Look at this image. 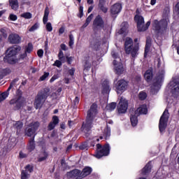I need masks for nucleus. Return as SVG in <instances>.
<instances>
[{
	"instance_id": "b1692460",
	"label": "nucleus",
	"mask_w": 179,
	"mask_h": 179,
	"mask_svg": "<svg viewBox=\"0 0 179 179\" xmlns=\"http://www.w3.org/2000/svg\"><path fill=\"white\" fill-rule=\"evenodd\" d=\"M106 0H99L98 7L101 12L103 13H107L108 12V8L106 6Z\"/></svg>"
},
{
	"instance_id": "7ed1b4c3",
	"label": "nucleus",
	"mask_w": 179,
	"mask_h": 179,
	"mask_svg": "<svg viewBox=\"0 0 179 179\" xmlns=\"http://www.w3.org/2000/svg\"><path fill=\"white\" fill-rule=\"evenodd\" d=\"M50 96V88H44L43 90H41L38 92L34 101V108L38 110L44 106V103Z\"/></svg>"
},
{
	"instance_id": "9d476101",
	"label": "nucleus",
	"mask_w": 179,
	"mask_h": 179,
	"mask_svg": "<svg viewBox=\"0 0 179 179\" xmlns=\"http://www.w3.org/2000/svg\"><path fill=\"white\" fill-rule=\"evenodd\" d=\"M169 118H170V113H169V109H165L162 113L159 122V129L161 134H163L167 128V123L169 122Z\"/></svg>"
},
{
	"instance_id": "c9c22d12",
	"label": "nucleus",
	"mask_w": 179,
	"mask_h": 179,
	"mask_svg": "<svg viewBox=\"0 0 179 179\" xmlns=\"http://www.w3.org/2000/svg\"><path fill=\"white\" fill-rule=\"evenodd\" d=\"M147 98H148V94H146V92L143 91H141L139 92L138 94L139 100H141V101H143L144 100H146Z\"/></svg>"
},
{
	"instance_id": "49530a36",
	"label": "nucleus",
	"mask_w": 179,
	"mask_h": 179,
	"mask_svg": "<svg viewBox=\"0 0 179 179\" xmlns=\"http://www.w3.org/2000/svg\"><path fill=\"white\" fill-rule=\"evenodd\" d=\"M8 19L12 22H16V20H17V15L15 14H10Z\"/></svg>"
},
{
	"instance_id": "79ce46f5",
	"label": "nucleus",
	"mask_w": 179,
	"mask_h": 179,
	"mask_svg": "<svg viewBox=\"0 0 179 179\" xmlns=\"http://www.w3.org/2000/svg\"><path fill=\"white\" fill-rule=\"evenodd\" d=\"M43 157H41L38 158V162H44V160H47V159L48 158V152L44 151L43 152Z\"/></svg>"
},
{
	"instance_id": "de8ad7c7",
	"label": "nucleus",
	"mask_w": 179,
	"mask_h": 179,
	"mask_svg": "<svg viewBox=\"0 0 179 179\" xmlns=\"http://www.w3.org/2000/svg\"><path fill=\"white\" fill-rule=\"evenodd\" d=\"M53 66H57V68H61L62 66V62L61 60H56L53 64Z\"/></svg>"
},
{
	"instance_id": "7c9ffc66",
	"label": "nucleus",
	"mask_w": 179,
	"mask_h": 179,
	"mask_svg": "<svg viewBox=\"0 0 179 179\" xmlns=\"http://www.w3.org/2000/svg\"><path fill=\"white\" fill-rule=\"evenodd\" d=\"M138 115L136 113L134 115H131L130 122L132 127H136L138 125Z\"/></svg>"
},
{
	"instance_id": "2eb2a0df",
	"label": "nucleus",
	"mask_w": 179,
	"mask_h": 179,
	"mask_svg": "<svg viewBox=\"0 0 179 179\" xmlns=\"http://www.w3.org/2000/svg\"><path fill=\"white\" fill-rule=\"evenodd\" d=\"M66 176L68 178H74V179H83L82 171L78 169H73L69 172H67Z\"/></svg>"
},
{
	"instance_id": "393cba45",
	"label": "nucleus",
	"mask_w": 179,
	"mask_h": 179,
	"mask_svg": "<svg viewBox=\"0 0 179 179\" xmlns=\"http://www.w3.org/2000/svg\"><path fill=\"white\" fill-rule=\"evenodd\" d=\"M93 171V169L90 166H85L81 171V176L83 178L87 177V176H90Z\"/></svg>"
},
{
	"instance_id": "5fc2aeb1",
	"label": "nucleus",
	"mask_w": 179,
	"mask_h": 179,
	"mask_svg": "<svg viewBox=\"0 0 179 179\" xmlns=\"http://www.w3.org/2000/svg\"><path fill=\"white\" fill-rule=\"evenodd\" d=\"M79 13L78 17H83V6H80Z\"/></svg>"
},
{
	"instance_id": "58836bf2",
	"label": "nucleus",
	"mask_w": 179,
	"mask_h": 179,
	"mask_svg": "<svg viewBox=\"0 0 179 179\" xmlns=\"http://www.w3.org/2000/svg\"><path fill=\"white\" fill-rule=\"evenodd\" d=\"M31 51H33V43H29L25 48L24 52H26L27 54H31Z\"/></svg>"
},
{
	"instance_id": "f257e3e1",
	"label": "nucleus",
	"mask_w": 179,
	"mask_h": 179,
	"mask_svg": "<svg viewBox=\"0 0 179 179\" xmlns=\"http://www.w3.org/2000/svg\"><path fill=\"white\" fill-rule=\"evenodd\" d=\"M22 50V48L19 45H15L9 49V52L3 57V62L5 64H9V65H16L21 59L23 60L27 57V53L24 52L20 54L17 57V53Z\"/></svg>"
},
{
	"instance_id": "774afa93",
	"label": "nucleus",
	"mask_w": 179,
	"mask_h": 179,
	"mask_svg": "<svg viewBox=\"0 0 179 179\" xmlns=\"http://www.w3.org/2000/svg\"><path fill=\"white\" fill-rule=\"evenodd\" d=\"M175 10L179 15V2H178L175 6Z\"/></svg>"
},
{
	"instance_id": "2f4dec72",
	"label": "nucleus",
	"mask_w": 179,
	"mask_h": 179,
	"mask_svg": "<svg viewBox=\"0 0 179 179\" xmlns=\"http://www.w3.org/2000/svg\"><path fill=\"white\" fill-rule=\"evenodd\" d=\"M13 128L17 130V134H19V132H20V131H22V129L23 128V122L20 121L16 122L13 124Z\"/></svg>"
},
{
	"instance_id": "39448f33",
	"label": "nucleus",
	"mask_w": 179,
	"mask_h": 179,
	"mask_svg": "<svg viewBox=\"0 0 179 179\" xmlns=\"http://www.w3.org/2000/svg\"><path fill=\"white\" fill-rule=\"evenodd\" d=\"M93 121H94V119L86 117L85 121L82 123L80 131L84 134L85 138H89V136H90V134H92Z\"/></svg>"
},
{
	"instance_id": "6e6552de",
	"label": "nucleus",
	"mask_w": 179,
	"mask_h": 179,
	"mask_svg": "<svg viewBox=\"0 0 179 179\" xmlns=\"http://www.w3.org/2000/svg\"><path fill=\"white\" fill-rule=\"evenodd\" d=\"M40 127V123L38 122H31L28 124L24 129V135L25 136H28L29 138H36V132H37V129Z\"/></svg>"
},
{
	"instance_id": "72a5a7b5",
	"label": "nucleus",
	"mask_w": 179,
	"mask_h": 179,
	"mask_svg": "<svg viewBox=\"0 0 179 179\" xmlns=\"http://www.w3.org/2000/svg\"><path fill=\"white\" fill-rule=\"evenodd\" d=\"M50 15V8L46 7L44 11V15L43 18V24H47V22H48V15Z\"/></svg>"
},
{
	"instance_id": "864d4df0",
	"label": "nucleus",
	"mask_w": 179,
	"mask_h": 179,
	"mask_svg": "<svg viewBox=\"0 0 179 179\" xmlns=\"http://www.w3.org/2000/svg\"><path fill=\"white\" fill-rule=\"evenodd\" d=\"M46 30L47 31H51L52 30V25L51 24V22H48L46 24Z\"/></svg>"
},
{
	"instance_id": "9b49d317",
	"label": "nucleus",
	"mask_w": 179,
	"mask_h": 179,
	"mask_svg": "<svg viewBox=\"0 0 179 179\" xmlns=\"http://www.w3.org/2000/svg\"><path fill=\"white\" fill-rule=\"evenodd\" d=\"M104 20H103V17L101 15H98L96 16L92 22V30L94 33L97 34L101 30L104 29Z\"/></svg>"
},
{
	"instance_id": "6e6d98bb",
	"label": "nucleus",
	"mask_w": 179,
	"mask_h": 179,
	"mask_svg": "<svg viewBox=\"0 0 179 179\" xmlns=\"http://www.w3.org/2000/svg\"><path fill=\"white\" fill-rule=\"evenodd\" d=\"M79 101H80V98L79 96H76L73 100V106H78V104H79Z\"/></svg>"
},
{
	"instance_id": "f3484780",
	"label": "nucleus",
	"mask_w": 179,
	"mask_h": 179,
	"mask_svg": "<svg viewBox=\"0 0 179 179\" xmlns=\"http://www.w3.org/2000/svg\"><path fill=\"white\" fill-rule=\"evenodd\" d=\"M121 10H122V4H121V3H116L110 7V14L112 16L119 15L121 13Z\"/></svg>"
},
{
	"instance_id": "dca6fc26",
	"label": "nucleus",
	"mask_w": 179,
	"mask_h": 179,
	"mask_svg": "<svg viewBox=\"0 0 179 179\" xmlns=\"http://www.w3.org/2000/svg\"><path fill=\"white\" fill-rule=\"evenodd\" d=\"M97 114V103H93L87 113V117L94 120Z\"/></svg>"
},
{
	"instance_id": "c03bdc74",
	"label": "nucleus",
	"mask_w": 179,
	"mask_h": 179,
	"mask_svg": "<svg viewBox=\"0 0 179 179\" xmlns=\"http://www.w3.org/2000/svg\"><path fill=\"white\" fill-rule=\"evenodd\" d=\"M50 76V73L49 72H44L43 75L40 77L39 80L41 82H43L47 79Z\"/></svg>"
},
{
	"instance_id": "bb28decb",
	"label": "nucleus",
	"mask_w": 179,
	"mask_h": 179,
	"mask_svg": "<svg viewBox=\"0 0 179 179\" xmlns=\"http://www.w3.org/2000/svg\"><path fill=\"white\" fill-rule=\"evenodd\" d=\"M124 71H125L124 69V64L121 62H120L117 66H115V72L117 75H122L124 73Z\"/></svg>"
},
{
	"instance_id": "a211bd4d",
	"label": "nucleus",
	"mask_w": 179,
	"mask_h": 179,
	"mask_svg": "<svg viewBox=\"0 0 179 179\" xmlns=\"http://www.w3.org/2000/svg\"><path fill=\"white\" fill-rule=\"evenodd\" d=\"M22 38L17 34H10L8 36V42L10 44H20Z\"/></svg>"
},
{
	"instance_id": "ea45409f",
	"label": "nucleus",
	"mask_w": 179,
	"mask_h": 179,
	"mask_svg": "<svg viewBox=\"0 0 179 179\" xmlns=\"http://www.w3.org/2000/svg\"><path fill=\"white\" fill-rule=\"evenodd\" d=\"M9 96V92H3L0 94V103L6 100V98Z\"/></svg>"
},
{
	"instance_id": "5701e85b",
	"label": "nucleus",
	"mask_w": 179,
	"mask_h": 179,
	"mask_svg": "<svg viewBox=\"0 0 179 179\" xmlns=\"http://www.w3.org/2000/svg\"><path fill=\"white\" fill-rule=\"evenodd\" d=\"M135 114H137L138 115H141L142 114H148V106L146 104L140 106L135 111Z\"/></svg>"
},
{
	"instance_id": "1a4fd4ad",
	"label": "nucleus",
	"mask_w": 179,
	"mask_h": 179,
	"mask_svg": "<svg viewBox=\"0 0 179 179\" xmlns=\"http://www.w3.org/2000/svg\"><path fill=\"white\" fill-rule=\"evenodd\" d=\"M163 80H164V71H162L161 73H159L155 78V81L151 85L150 92L152 94L155 93H157V90H159V87L162 86V83H163Z\"/></svg>"
},
{
	"instance_id": "f704fd0d",
	"label": "nucleus",
	"mask_w": 179,
	"mask_h": 179,
	"mask_svg": "<svg viewBox=\"0 0 179 179\" xmlns=\"http://www.w3.org/2000/svg\"><path fill=\"white\" fill-rule=\"evenodd\" d=\"M111 135V129L108 125L106 126V128L104 129L103 136H105V139H108Z\"/></svg>"
},
{
	"instance_id": "a18cd8bd",
	"label": "nucleus",
	"mask_w": 179,
	"mask_h": 179,
	"mask_svg": "<svg viewBox=\"0 0 179 179\" xmlns=\"http://www.w3.org/2000/svg\"><path fill=\"white\" fill-rule=\"evenodd\" d=\"M21 17H24V19H31L32 15L30 13L27 12V13H22L21 15Z\"/></svg>"
},
{
	"instance_id": "3c124183",
	"label": "nucleus",
	"mask_w": 179,
	"mask_h": 179,
	"mask_svg": "<svg viewBox=\"0 0 179 179\" xmlns=\"http://www.w3.org/2000/svg\"><path fill=\"white\" fill-rule=\"evenodd\" d=\"M79 149L80 150H85V149H87V143H83L79 146Z\"/></svg>"
},
{
	"instance_id": "e2e57ef3",
	"label": "nucleus",
	"mask_w": 179,
	"mask_h": 179,
	"mask_svg": "<svg viewBox=\"0 0 179 179\" xmlns=\"http://www.w3.org/2000/svg\"><path fill=\"white\" fill-rule=\"evenodd\" d=\"M64 33H65V27H61L59 29V36L64 34Z\"/></svg>"
},
{
	"instance_id": "13d9d810",
	"label": "nucleus",
	"mask_w": 179,
	"mask_h": 179,
	"mask_svg": "<svg viewBox=\"0 0 179 179\" xmlns=\"http://www.w3.org/2000/svg\"><path fill=\"white\" fill-rule=\"evenodd\" d=\"M20 159H26L27 157V154L23 153V152L20 151L19 153Z\"/></svg>"
},
{
	"instance_id": "c85d7f7f",
	"label": "nucleus",
	"mask_w": 179,
	"mask_h": 179,
	"mask_svg": "<svg viewBox=\"0 0 179 179\" xmlns=\"http://www.w3.org/2000/svg\"><path fill=\"white\" fill-rule=\"evenodd\" d=\"M9 5L13 10L19 9V1L17 0H9Z\"/></svg>"
},
{
	"instance_id": "4c0bfd02",
	"label": "nucleus",
	"mask_w": 179,
	"mask_h": 179,
	"mask_svg": "<svg viewBox=\"0 0 179 179\" xmlns=\"http://www.w3.org/2000/svg\"><path fill=\"white\" fill-rule=\"evenodd\" d=\"M24 171L28 173H33V171H34V166L33 164H27L24 166Z\"/></svg>"
},
{
	"instance_id": "f8f14e48",
	"label": "nucleus",
	"mask_w": 179,
	"mask_h": 179,
	"mask_svg": "<svg viewBox=\"0 0 179 179\" xmlns=\"http://www.w3.org/2000/svg\"><path fill=\"white\" fill-rule=\"evenodd\" d=\"M118 94L124 93L128 89V82L124 79L119 80L115 86Z\"/></svg>"
},
{
	"instance_id": "f03ea898",
	"label": "nucleus",
	"mask_w": 179,
	"mask_h": 179,
	"mask_svg": "<svg viewBox=\"0 0 179 179\" xmlns=\"http://www.w3.org/2000/svg\"><path fill=\"white\" fill-rule=\"evenodd\" d=\"M124 51L128 55H131V59L135 60L139 55V43L134 45V40L129 37H127L124 41Z\"/></svg>"
},
{
	"instance_id": "20e7f679",
	"label": "nucleus",
	"mask_w": 179,
	"mask_h": 179,
	"mask_svg": "<svg viewBox=\"0 0 179 179\" xmlns=\"http://www.w3.org/2000/svg\"><path fill=\"white\" fill-rule=\"evenodd\" d=\"M111 147L108 143L102 145L100 143L96 144V150L95 151L94 157L96 159H101V157H106L110 155Z\"/></svg>"
},
{
	"instance_id": "aec40b11",
	"label": "nucleus",
	"mask_w": 179,
	"mask_h": 179,
	"mask_svg": "<svg viewBox=\"0 0 179 179\" xmlns=\"http://www.w3.org/2000/svg\"><path fill=\"white\" fill-rule=\"evenodd\" d=\"M58 124H59V118L58 116L54 115L52 118V121L48 125V131H52Z\"/></svg>"
},
{
	"instance_id": "ddd939ff",
	"label": "nucleus",
	"mask_w": 179,
	"mask_h": 179,
	"mask_svg": "<svg viewBox=\"0 0 179 179\" xmlns=\"http://www.w3.org/2000/svg\"><path fill=\"white\" fill-rule=\"evenodd\" d=\"M117 113L119 114H125L128 110V100L120 99L117 107Z\"/></svg>"
},
{
	"instance_id": "a19ab883",
	"label": "nucleus",
	"mask_w": 179,
	"mask_h": 179,
	"mask_svg": "<svg viewBox=\"0 0 179 179\" xmlns=\"http://www.w3.org/2000/svg\"><path fill=\"white\" fill-rule=\"evenodd\" d=\"M90 68H92V64L89 62V60H86L85 62V65H84V71H90Z\"/></svg>"
},
{
	"instance_id": "473e14b6",
	"label": "nucleus",
	"mask_w": 179,
	"mask_h": 179,
	"mask_svg": "<svg viewBox=\"0 0 179 179\" xmlns=\"http://www.w3.org/2000/svg\"><path fill=\"white\" fill-rule=\"evenodd\" d=\"M12 71L10 69H4L0 71V79H3L5 76H8V75L10 74Z\"/></svg>"
},
{
	"instance_id": "412c9836",
	"label": "nucleus",
	"mask_w": 179,
	"mask_h": 179,
	"mask_svg": "<svg viewBox=\"0 0 179 179\" xmlns=\"http://www.w3.org/2000/svg\"><path fill=\"white\" fill-rule=\"evenodd\" d=\"M110 92H111V87H110V82L107 80H105L102 83V94H110Z\"/></svg>"
},
{
	"instance_id": "e433bc0d",
	"label": "nucleus",
	"mask_w": 179,
	"mask_h": 179,
	"mask_svg": "<svg viewBox=\"0 0 179 179\" xmlns=\"http://www.w3.org/2000/svg\"><path fill=\"white\" fill-rule=\"evenodd\" d=\"M115 107H117V103L112 102L106 106V108L107 110H109V111H114V110H115Z\"/></svg>"
},
{
	"instance_id": "052dcab7",
	"label": "nucleus",
	"mask_w": 179,
	"mask_h": 179,
	"mask_svg": "<svg viewBox=\"0 0 179 179\" xmlns=\"http://www.w3.org/2000/svg\"><path fill=\"white\" fill-rule=\"evenodd\" d=\"M66 62L69 65H71V64H72V61L73 59V57H66Z\"/></svg>"
},
{
	"instance_id": "bf43d9fd",
	"label": "nucleus",
	"mask_w": 179,
	"mask_h": 179,
	"mask_svg": "<svg viewBox=\"0 0 179 179\" xmlns=\"http://www.w3.org/2000/svg\"><path fill=\"white\" fill-rule=\"evenodd\" d=\"M134 80L137 83H139V82H141V80H142V77L139 75H137V76H135Z\"/></svg>"
},
{
	"instance_id": "423d86ee",
	"label": "nucleus",
	"mask_w": 179,
	"mask_h": 179,
	"mask_svg": "<svg viewBox=\"0 0 179 179\" xmlns=\"http://www.w3.org/2000/svg\"><path fill=\"white\" fill-rule=\"evenodd\" d=\"M153 27L157 34H163L166 31L167 27H169V22L167 20L162 19L160 21L155 20L154 21Z\"/></svg>"
},
{
	"instance_id": "a878e982",
	"label": "nucleus",
	"mask_w": 179,
	"mask_h": 179,
	"mask_svg": "<svg viewBox=\"0 0 179 179\" xmlns=\"http://www.w3.org/2000/svg\"><path fill=\"white\" fill-rule=\"evenodd\" d=\"M27 149L29 150V152H33V150L36 149V141H34V137H31L29 140V144L27 147Z\"/></svg>"
},
{
	"instance_id": "680f3d73",
	"label": "nucleus",
	"mask_w": 179,
	"mask_h": 179,
	"mask_svg": "<svg viewBox=\"0 0 179 179\" xmlns=\"http://www.w3.org/2000/svg\"><path fill=\"white\" fill-rule=\"evenodd\" d=\"M68 73L69 75H70L71 76H73V75H75V68H71V69H69Z\"/></svg>"
},
{
	"instance_id": "0eeeda50",
	"label": "nucleus",
	"mask_w": 179,
	"mask_h": 179,
	"mask_svg": "<svg viewBox=\"0 0 179 179\" xmlns=\"http://www.w3.org/2000/svg\"><path fill=\"white\" fill-rule=\"evenodd\" d=\"M134 21L137 24V30L139 32L146 31V30H148L150 26V21L147 22L145 24V18H143V16L142 15H136L134 16Z\"/></svg>"
},
{
	"instance_id": "4be33fe9",
	"label": "nucleus",
	"mask_w": 179,
	"mask_h": 179,
	"mask_svg": "<svg viewBox=\"0 0 179 179\" xmlns=\"http://www.w3.org/2000/svg\"><path fill=\"white\" fill-rule=\"evenodd\" d=\"M144 78L148 82V83L152 82L153 79V69H150L146 70L144 73Z\"/></svg>"
},
{
	"instance_id": "c756f323",
	"label": "nucleus",
	"mask_w": 179,
	"mask_h": 179,
	"mask_svg": "<svg viewBox=\"0 0 179 179\" xmlns=\"http://www.w3.org/2000/svg\"><path fill=\"white\" fill-rule=\"evenodd\" d=\"M128 27H129V24L127 22H123L121 24V28L119 31L120 34H124L128 30Z\"/></svg>"
},
{
	"instance_id": "603ef678",
	"label": "nucleus",
	"mask_w": 179,
	"mask_h": 179,
	"mask_svg": "<svg viewBox=\"0 0 179 179\" xmlns=\"http://www.w3.org/2000/svg\"><path fill=\"white\" fill-rule=\"evenodd\" d=\"M38 29V23H35L30 29L29 31H34V30H37Z\"/></svg>"
},
{
	"instance_id": "4468645a",
	"label": "nucleus",
	"mask_w": 179,
	"mask_h": 179,
	"mask_svg": "<svg viewBox=\"0 0 179 179\" xmlns=\"http://www.w3.org/2000/svg\"><path fill=\"white\" fill-rule=\"evenodd\" d=\"M10 104L11 106H13V110L16 111L17 110H20V108L23 107V104H24V101L21 99V96H19L17 99H11L10 101Z\"/></svg>"
},
{
	"instance_id": "69168bd1",
	"label": "nucleus",
	"mask_w": 179,
	"mask_h": 179,
	"mask_svg": "<svg viewBox=\"0 0 179 179\" xmlns=\"http://www.w3.org/2000/svg\"><path fill=\"white\" fill-rule=\"evenodd\" d=\"M111 55H112L113 58H114L115 59H117L118 58V53H117L114 51L111 52Z\"/></svg>"
},
{
	"instance_id": "6ab92c4d",
	"label": "nucleus",
	"mask_w": 179,
	"mask_h": 179,
	"mask_svg": "<svg viewBox=\"0 0 179 179\" xmlns=\"http://www.w3.org/2000/svg\"><path fill=\"white\" fill-rule=\"evenodd\" d=\"M152 161L148 162L145 166L141 169V176H148L150 173H152Z\"/></svg>"
},
{
	"instance_id": "37998d69",
	"label": "nucleus",
	"mask_w": 179,
	"mask_h": 179,
	"mask_svg": "<svg viewBox=\"0 0 179 179\" xmlns=\"http://www.w3.org/2000/svg\"><path fill=\"white\" fill-rule=\"evenodd\" d=\"M30 177V174L27 173V171L23 170L21 172V179H27Z\"/></svg>"
},
{
	"instance_id": "cd10ccee",
	"label": "nucleus",
	"mask_w": 179,
	"mask_h": 179,
	"mask_svg": "<svg viewBox=\"0 0 179 179\" xmlns=\"http://www.w3.org/2000/svg\"><path fill=\"white\" fill-rule=\"evenodd\" d=\"M150 47H152V40L148 38L145 43V47L144 50V58L148 57V52H149V50H150Z\"/></svg>"
},
{
	"instance_id": "338daca9",
	"label": "nucleus",
	"mask_w": 179,
	"mask_h": 179,
	"mask_svg": "<svg viewBox=\"0 0 179 179\" xmlns=\"http://www.w3.org/2000/svg\"><path fill=\"white\" fill-rule=\"evenodd\" d=\"M60 48L61 50H62L63 51H66V45H65L64 43H62L60 45Z\"/></svg>"
},
{
	"instance_id": "4d7b16f0",
	"label": "nucleus",
	"mask_w": 179,
	"mask_h": 179,
	"mask_svg": "<svg viewBox=\"0 0 179 179\" xmlns=\"http://www.w3.org/2000/svg\"><path fill=\"white\" fill-rule=\"evenodd\" d=\"M92 19H93V14H90L87 17L85 22L88 23V24H90V22H92Z\"/></svg>"
},
{
	"instance_id": "8fccbe9b",
	"label": "nucleus",
	"mask_w": 179,
	"mask_h": 179,
	"mask_svg": "<svg viewBox=\"0 0 179 179\" xmlns=\"http://www.w3.org/2000/svg\"><path fill=\"white\" fill-rule=\"evenodd\" d=\"M37 55L39 58H43V55H44V50H43V49H39L37 51Z\"/></svg>"
},
{
	"instance_id": "09e8293b",
	"label": "nucleus",
	"mask_w": 179,
	"mask_h": 179,
	"mask_svg": "<svg viewBox=\"0 0 179 179\" xmlns=\"http://www.w3.org/2000/svg\"><path fill=\"white\" fill-rule=\"evenodd\" d=\"M59 75L57 74H55L50 80V83H52V82H55V80H57V79H59Z\"/></svg>"
},
{
	"instance_id": "0e129e2a",
	"label": "nucleus",
	"mask_w": 179,
	"mask_h": 179,
	"mask_svg": "<svg viewBox=\"0 0 179 179\" xmlns=\"http://www.w3.org/2000/svg\"><path fill=\"white\" fill-rule=\"evenodd\" d=\"M44 50H45V52H47V51H48V39H47L45 41Z\"/></svg>"
}]
</instances>
